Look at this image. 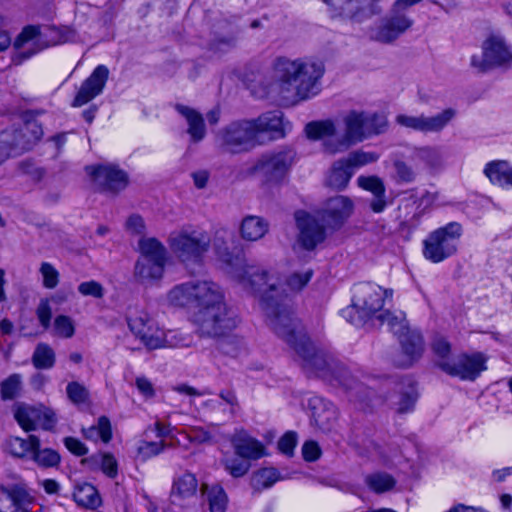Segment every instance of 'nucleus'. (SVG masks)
Segmentation results:
<instances>
[{
    "instance_id": "1",
    "label": "nucleus",
    "mask_w": 512,
    "mask_h": 512,
    "mask_svg": "<svg viewBox=\"0 0 512 512\" xmlns=\"http://www.w3.org/2000/svg\"><path fill=\"white\" fill-rule=\"evenodd\" d=\"M226 263L228 273L259 298L268 325L302 359L303 368L333 385L342 386L349 400L360 409L369 407L376 396L375 391L310 341L292 318L290 299L281 286L280 278L269 271L247 265L239 257H229Z\"/></svg>"
},
{
    "instance_id": "2",
    "label": "nucleus",
    "mask_w": 512,
    "mask_h": 512,
    "mask_svg": "<svg viewBox=\"0 0 512 512\" xmlns=\"http://www.w3.org/2000/svg\"><path fill=\"white\" fill-rule=\"evenodd\" d=\"M324 71V65L321 62L277 58L274 63V79L278 93L284 99L292 97L300 100L308 99L319 93V81Z\"/></svg>"
},
{
    "instance_id": "3",
    "label": "nucleus",
    "mask_w": 512,
    "mask_h": 512,
    "mask_svg": "<svg viewBox=\"0 0 512 512\" xmlns=\"http://www.w3.org/2000/svg\"><path fill=\"white\" fill-rule=\"evenodd\" d=\"M393 291L372 283H360L354 287L352 302L341 311V315L355 326L371 322L373 326L387 324L395 329L400 323L396 314L382 310L385 299L392 298Z\"/></svg>"
},
{
    "instance_id": "4",
    "label": "nucleus",
    "mask_w": 512,
    "mask_h": 512,
    "mask_svg": "<svg viewBox=\"0 0 512 512\" xmlns=\"http://www.w3.org/2000/svg\"><path fill=\"white\" fill-rule=\"evenodd\" d=\"M167 241L172 253L185 265L200 264L211 245L209 234L192 225L173 230Z\"/></svg>"
},
{
    "instance_id": "5",
    "label": "nucleus",
    "mask_w": 512,
    "mask_h": 512,
    "mask_svg": "<svg viewBox=\"0 0 512 512\" xmlns=\"http://www.w3.org/2000/svg\"><path fill=\"white\" fill-rule=\"evenodd\" d=\"M196 333L201 338L220 339L228 336L237 326L235 314L225 303L199 309L193 315Z\"/></svg>"
},
{
    "instance_id": "6",
    "label": "nucleus",
    "mask_w": 512,
    "mask_h": 512,
    "mask_svg": "<svg viewBox=\"0 0 512 512\" xmlns=\"http://www.w3.org/2000/svg\"><path fill=\"white\" fill-rule=\"evenodd\" d=\"M462 234L463 228L459 222H449L432 231L423 242L424 257L433 263H440L453 256Z\"/></svg>"
},
{
    "instance_id": "7",
    "label": "nucleus",
    "mask_w": 512,
    "mask_h": 512,
    "mask_svg": "<svg viewBox=\"0 0 512 512\" xmlns=\"http://www.w3.org/2000/svg\"><path fill=\"white\" fill-rule=\"evenodd\" d=\"M482 54L471 57V66L479 73L492 69H507L512 66V49L506 39L498 33H491L481 45Z\"/></svg>"
},
{
    "instance_id": "8",
    "label": "nucleus",
    "mask_w": 512,
    "mask_h": 512,
    "mask_svg": "<svg viewBox=\"0 0 512 512\" xmlns=\"http://www.w3.org/2000/svg\"><path fill=\"white\" fill-rule=\"evenodd\" d=\"M347 141L351 144L383 133L387 128V118L377 112L351 110L343 119Z\"/></svg>"
},
{
    "instance_id": "9",
    "label": "nucleus",
    "mask_w": 512,
    "mask_h": 512,
    "mask_svg": "<svg viewBox=\"0 0 512 512\" xmlns=\"http://www.w3.org/2000/svg\"><path fill=\"white\" fill-rule=\"evenodd\" d=\"M332 18L361 24L383 12L381 0H323Z\"/></svg>"
},
{
    "instance_id": "10",
    "label": "nucleus",
    "mask_w": 512,
    "mask_h": 512,
    "mask_svg": "<svg viewBox=\"0 0 512 512\" xmlns=\"http://www.w3.org/2000/svg\"><path fill=\"white\" fill-rule=\"evenodd\" d=\"M295 152L291 148L263 154L255 163L254 172L269 183L281 181L291 168Z\"/></svg>"
},
{
    "instance_id": "11",
    "label": "nucleus",
    "mask_w": 512,
    "mask_h": 512,
    "mask_svg": "<svg viewBox=\"0 0 512 512\" xmlns=\"http://www.w3.org/2000/svg\"><path fill=\"white\" fill-rule=\"evenodd\" d=\"M249 119L234 121L218 133L220 145L228 152L249 151L258 145Z\"/></svg>"
},
{
    "instance_id": "12",
    "label": "nucleus",
    "mask_w": 512,
    "mask_h": 512,
    "mask_svg": "<svg viewBox=\"0 0 512 512\" xmlns=\"http://www.w3.org/2000/svg\"><path fill=\"white\" fill-rule=\"evenodd\" d=\"M456 115L457 111L454 108H446L432 116L399 114L395 121L401 127L424 134L441 133L454 120Z\"/></svg>"
},
{
    "instance_id": "13",
    "label": "nucleus",
    "mask_w": 512,
    "mask_h": 512,
    "mask_svg": "<svg viewBox=\"0 0 512 512\" xmlns=\"http://www.w3.org/2000/svg\"><path fill=\"white\" fill-rule=\"evenodd\" d=\"M13 415L26 432L34 431L38 426L44 430H52L57 422L55 412L43 405L32 406L18 402L13 406Z\"/></svg>"
},
{
    "instance_id": "14",
    "label": "nucleus",
    "mask_w": 512,
    "mask_h": 512,
    "mask_svg": "<svg viewBox=\"0 0 512 512\" xmlns=\"http://www.w3.org/2000/svg\"><path fill=\"white\" fill-rule=\"evenodd\" d=\"M1 134L2 143L7 144L14 155L32 149L41 139L43 130L37 121H28L19 127L5 129Z\"/></svg>"
},
{
    "instance_id": "15",
    "label": "nucleus",
    "mask_w": 512,
    "mask_h": 512,
    "mask_svg": "<svg viewBox=\"0 0 512 512\" xmlns=\"http://www.w3.org/2000/svg\"><path fill=\"white\" fill-rule=\"evenodd\" d=\"M486 356L481 352L472 354H461L454 360L439 362V368L450 376L458 377L461 380L474 381L484 370H486Z\"/></svg>"
},
{
    "instance_id": "16",
    "label": "nucleus",
    "mask_w": 512,
    "mask_h": 512,
    "mask_svg": "<svg viewBox=\"0 0 512 512\" xmlns=\"http://www.w3.org/2000/svg\"><path fill=\"white\" fill-rule=\"evenodd\" d=\"M413 25V19L406 12L392 6L390 13L382 18L380 24L372 28L370 38L383 44L394 42Z\"/></svg>"
},
{
    "instance_id": "17",
    "label": "nucleus",
    "mask_w": 512,
    "mask_h": 512,
    "mask_svg": "<svg viewBox=\"0 0 512 512\" xmlns=\"http://www.w3.org/2000/svg\"><path fill=\"white\" fill-rule=\"evenodd\" d=\"M397 318L400 323L395 327V329H390L395 335H397L404 353L403 359L398 361L397 365L401 367H409L422 356L424 351V341L417 330L410 329L402 313H399Z\"/></svg>"
},
{
    "instance_id": "18",
    "label": "nucleus",
    "mask_w": 512,
    "mask_h": 512,
    "mask_svg": "<svg viewBox=\"0 0 512 512\" xmlns=\"http://www.w3.org/2000/svg\"><path fill=\"white\" fill-rule=\"evenodd\" d=\"M353 211V201L347 196L337 195L327 199L316 214L327 228L337 230L351 217Z\"/></svg>"
},
{
    "instance_id": "19",
    "label": "nucleus",
    "mask_w": 512,
    "mask_h": 512,
    "mask_svg": "<svg viewBox=\"0 0 512 512\" xmlns=\"http://www.w3.org/2000/svg\"><path fill=\"white\" fill-rule=\"evenodd\" d=\"M127 321L130 331L147 349H159L161 329L147 312L140 311L130 315Z\"/></svg>"
},
{
    "instance_id": "20",
    "label": "nucleus",
    "mask_w": 512,
    "mask_h": 512,
    "mask_svg": "<svg viewBox=\"0 0 512 512\" xmlns=\"http://www.w3.org/2000/svg\"><path fill=\"white\" fill-rule=\"evenodd\" d=\"M295 220L299 230L298 241L304 249L313 250L324 241L326 226L319 224L320 219L317 214L312 215L305 211H297Z\"/></svg>"
},
{
    "instance_id": "21",
    "label": "nucleus",
    "mask_w": 512,
    "mask_h": 512,
    "mask_svg": "<svg viewBox=\"0 0 512 512\" xmlns=\"http://www.w3.org/2000/svg\"><path fill=\"white\" fill-rule=\"evenodd\" d=\"M254 130L258 145L263 144V137L267 136L269 141L284 138L286 126L281 111H268L262 113L255 119H249Z\"/></svg>"
},
{
    "instance_id": "22",
    "label": "nucleus",
    "mask_w": 512,
    "mask_h": 512,
    "mask_svg": "<svg viewBox=\"0 0 512 512\" xmlns=\"http://www.w3.org/2000/svg\"><path fill=\"white\" fill-rule=\"evenodd\" d=\"M109 77V69L98 65L91 75L81 84L73 102V107H81L103 92Z\"/></svg>"
},
{
    "instance_id": "23",
    "label": "nucleus",
    "mask_w": 512,
    "mask_h": 512,
    "mask_svg": "<svg viewBox=\"0 0 512 512\" xmlns=\"http://www.w3.org/2000/svg\"><path fill=\"white\" fill-rule=\"evenodd\" d=\"M94 181L104 190L118 193L124 190L129 183L128 174L116 165L107 164L91 168Z\"/></svg>"
},
{
    "instance_id": "24",
    "label": "nucleus",
    "mask_w": 512,
    "mask_h": 512,
    "mask_svg": "<svg viewBox=\"0 0 512 512\" xmlns=\"http://www.w3.org/2000/svg\"><path fill=\"white\" fill-rule=\"evenodd\" d=\"M33 502L24 483L0 487V512H14L28 507Z\"/></svg>"
},
{
    "instance_id": "25",
    "label": "nucleus",
    "mask_w": 512,
    "mask_h": 512,
    "mask_svg": "<svg viewBox=\"0 0 512 512\" xmlns=\"http://www.w3.org/2000/svg\"><path fill=\"white\" fill-rule=\"evenodd\" d=\"M222 303H224V296L216 283L208 280L193 281V307L199 310Z\"/></svg>"
},
{
    "instance_id": "26",
    "label": "nucleus",
    "mask_w": 512,
    "mask_h": 512,
    "mask_svg": "<svg viewBox=\"0 0 512 512\" xmlns=\"http://www.w3.org/2000/svg\"><path fill=\"white\" fill-rule=\"evenodd\" d=\"M238 29L227 20H219L213 26V39L209 50L214 53H225L237 45Z\"/></svg>"
},
{
    "instance_id": "27",
    "label": "nucleus",
    "mask_w": 512,
    "mask_h": 512,
    "mask_svg": "<svg viewBox=\"0 0 512 512\" xmlns=\"http://www.w3.org/2000/svg\"><path fill=\"white\" fill-rule=\"evenodd\" d=\"M311 409V421L323 432H329L337 420L335 406L322 398H312L309 401Z\"/></svg>"
},
{
    "instance_id": "28",
    "label": "nucleus",
    "mask_w": 512,
    "mask_h": 512,
    "mask_svg": "<svg viewBox=\"0 0 512 512\" xmlns=\"http://www.w3.org/2000/svg\"><path fill=\"white\" fill-rule=\"evenodd\" d=\"M439 198L438 192H430L425 191L420 198L416 196H411L406 199L403 203L400 204L399 209L408 210L409 208H413L414 205L417 204L416 212L413 213L412 216L405 215L404 219L401 221L400 226H408V227H416L419 224L420 218L425 212V209L431 207Z\"/></svg>"
},
{
    "instance_id": "29",
    "label": "nucleus",
    "mask_w": 512,
    "mask_h": 512,
    "mask_svg": "<svg viewBox=\"0 0 512 512\" xmlns=\"http://www.w3.org/2000/svg\"><path fill=\"white\" fill-rule=\"evenodd\" d=\"M231 443L235 453L244 459L256 460L265 455L263 444L243 430L232 436Z\"/></svg>"
},
{
    "instance_id": "30",
    "label": "nucleus",
    "mask_w": 512,
    "mask_h": 512,
    "mask_svg": "<svg viewBox=\"0 0 512 512\" xmlns=\"http://www.w3.org/2000/svg\"><path fill=\"white\" fill-rule=\"evenodd\" d=\"M175 109L186 119L188 125L187 133L190 136L191 142L198 143L202 141L206 136V126L201 113L182 104H177Z\"/></svg>"
},
{
    "instance_id": "31",
    "label": "nucleus",
    "mask_w": 512,
    "mask_h": 512,
    "mask_svg": "<svg viewBox=\"0 0 512 512\" xmlns=\"http://www.w3.org/2000/svg\"><path fill=\"white\" fill-rule=\"evenodd\" d=\"M140 256L137 261L164 262L167 260V250L165 246L154 237H142L139 242Z\"/></svg>"
},
{
    "instance_id": "32",
    "label": "nucleus",
    "mask_w": 512,
    "mask_h": 512,
    "mask_svg": "<svg viewBox=\"0 0 512 512\" xmlns=\"http://www.w3.org/2000/svg\"><path fill=\"white\" fill-rule=\"evenodd\" d=\"M269 223L262 217L249 215L240 225L241 237L246 241H257L268 232Z\"/></svg>"
},
{
    "instance_id": "33",
    "label": "nucleus",
    "mask_w": 512,
    "mask_h": 512,
    "mask_svg": "<svg viewBox=\"0 0 512 512\" xmlns=\"http://www.w3.org/2000/svg\"><path fill=\"white\" fill-rule=\"evenodd\" d=\"M198 481L194 474L186 472L177 477L172 485L171 498L172 502L178 499H187L196 494Z\"/></svg>"
},
{
    "instance_id": "34",
    "label": "nucleus",
    "mask_w": 512,
    "mask_h": 512,
    "mask_svg": "<svg viewBox=\"0 0 512 512\" xmlns=\"http://www.w3.org/2000/svg\"><path fill=\"white\" fill-rule=\"evenodd\" d=\"M40 445V439L35 435H30L28 439L10 437L6 442V449L14 457L26 458L31 457L33 448Z\"/></svg>"
},
{
    "instance_id": "35",
    "label": "nucleus",
    "mask_w": 512,
    "mask_h": 512,
    "mask_svg": "<svg viewBox=\"0 0 512 512\" xmlns=\"http://www.w3.org/2000/svg\"><path fill=\"white\" fill-rule=\"evenodd\" d=\"M411 159L423 162L430 169H440L444 163L440 149L429 145L413 148Z\"/></svg>"
},
{
    "instance_id": "36",
    "label": "nucleus",
    "mask_w": 512,
    "mask_h": 512,
    "mask_svg": "<svg viewBox=\"0 0 512 512\" xmlns=\"http://www.w3.org/2000/svg\"><path fill=\"white\" fill-rule=\"evenodd\" d=\"M352 175L353 170L344 159H340L333 164L327 178V185L336 190H343L348 185Z\"/></svg>"
},
{
    "instance_id": "37",
    "label": "nucleus",
    "mask_w": 512,
    "mask_h": 512,
    "mask_svg": "<svg viewBox=\"0 0 512 512\" xmlns=\"http://www.w3.org/2000/svg\"><path fill=\"white\" fill-rule=\"evenodd\" d=\"M165 264L164 262L157 261H137L134 268V275L142 283L151 280H159L163 276Z\"/></svg>"
},
{
    "instance_id": "38",
    "label": "nucleus",
    "mask_w": 512,
    "mask_h": 512,
    "mask_svg": "<svg viewBox=\"0 0 512 512\" xmlns=\"http://www.w3.org/2000/svg\"><path fill=\"white\" fill-rule=\"evenodd\" d=\"M167 301L175 307H193V281L173 287L167 294Z\"/></svg>"
},
{
    "instance_id": "39",
    "label": "nucleus",
    "mask_w": 512,
    "mask_h": 512,
    "mask_svg": "<svg viewBox=\"0 0 512 512\" xmlns=\"http://www.w3.org/2000/svg\"><path fill=\"white\" fill-rule=\"evenodd\" d=\"M73 498L79 506L90 509H95L101 503L97 489L89 483L78 485L73 493Z\"/></svg>"
},
{
    "instance_id": "40",
    "label": "nucleus",
    "mask_w": 512,
    "mask_h": 512,
    "mask_svg": "<svg viewBox=\"0 0 512 512\" xmlns=\"http://www.w3.org/2000/svg\"><path fill=\"white\" fill-rule=\"evenodd\" d=\"M511 165L505 160L491 161L486 164L484 174L494 185L506 187Z\"/></svg>"
},
{
    "instance_id": "41",
    "label": "nucleus",
    "mask_w": 512,
    "mask_h": 512,
    "mask_svg": "<svg viewBox=\"0 0 512 512\" xmlns=\"http://www.w3.org/2000/svg\"><path fill=\"white\" fill-rule=\"evenodd\" d=\"M418 398L417 390L414 384L408 380L407 384L401 383L399 388V400L396 403L398 413L410 412Z\"/></svg>"
},
{
    "instance_id": "42",
    "label": "nucleus",
    "mask_w": 512,
    "mask_h": 512,
    "mask_svg": "<svg viewBox=\"0 0 512 512\" xmlns=\"http://www.w3.org/2000/svg\"><path fill=\"white\" fill-rule=\"evenodd\" d=\"M365 483L375 493H384L394 488L396 480L389 473L376 472L367 475Z\"/></svg>"
},
{
    "instance_id": "43",
    "label": "nucleus",
    "mask_w": 512,
    "mask_h": 512,
    "mask_svg": "<svg viewBox=\"0 0 512 512\" xmlns=\"http://www.w3.org/2000/svg\"><path fill=\"white\" fill-rule=\"evenodd\" d=\"M280 479L275 468H263L255 472L251 478V486L256 491L270 488Z\"/></svg>"
},
{
    "instance_id": "44",
    "label": "nucleus",
    "mask_w": 512,
    "mask_h": 512,
    "mask_svg": "<svg viewBox=\"0 0 512 512\" xmlns=\"http://www.w3.org/2000/svg\"><path fill=\"white\" fill-rule=\"evenodd\" d=\"M32 363L37 369H50L55 364V352L46 343H39L32 356Z\"/></svg>"
},
{
    "instance_id": "45",
    "label": "nucleus",
    "mask_w": 512,
    "mask_h": 512,
    "mask_svg": "<svg viewBox=\"0 0 512 512\" xmlns=\"http://www.w3.org/2000/svg\"><path fill=\"white\" fill-rule=\"evenodd\" d=\"M305 133L309 139L318 140L333 136L336 133V127L331 120L312 121L305 126Z\"/></svg>"
},
{
    "instance_id": "46",
    "label": "nucleus",
    "mask_w": 512,
    "mask_h": 512,
    "mask_svg": "<svg viewBox=\"0 0 512 512\" xmlns=\"http://www.w3.org/2000/svg\"><path fill=\"white\" fill-rule=\"evenodd\" d=\"M30 458L38 466L44 468L55 467L60 463V455L58 452L50 448L41 449L40 446L33 448Z\"/></svg>"
},
{
    "instance_id": "47",
    "label": "nucleus",
    "mask_w": 512,
    "mask_h": 512,
    "mask_svg": "<svg viewBox=\"0 0 512 512\" xmlns=\"http://www.w3.org/2000/svg\"><path fill=\"white\" fill-rule=\"evenodd\" d=\"M83 433L86 438L96 439L99 437L103 442L108 443L112 438L110 421L106 416H101L98 419L97 425L83 430Z\"/></svg>"
},
{
    "instance_id": "48",
    "label": "nucleus",
    "mask_w": 512,
    "mask_h": 512,
    "mask_svg": "<svg viewBox=\"0 0 512 512\" xmlns=\"http://www.w3.org/2000/svg\"><path fill=\"white\" fill-rule=\"evenodd\" d=\"M22 390V377L20 374H12L0 383V395L2 400L16 398Z\"/></svg>"
},
{
    "instance_id": "49",
    "label": "nucleus",
    "mask_w": 512,
    "mask_h": 512,
    "mask_svg": "<svg viewBox=\"0 0 512 512\" xmlns=\"http://www.w3.org/2000/svg\"><path fill=\"white\" fill-rule=\"evenodd\" d=\"M208 501L211 512H225L227 507V495L223 488L213 486L208 492Z\"/></svg>"
},
{
    "instance_id": "50",
    "label": "nucleus",
    "mask_w": 512,
    "mask_h": 512,
    "mask_svg": "<svg viewBox=\"0 0 512 512\" xmlns=\"http://www.w3.org/2000/svg\"><path fill=\"white\" fill-rule=\"evenodd\" d=\"M54 333L61 338H72L75 334V326L72 319L66 315L57 316L54 320Z\"/></svg>"
},
{
    "instance_id": "51",
    "label": "nucleus",
    "mask_w": 512,
    "mask_h": 512,
    "mask_svg": "<svg viewBox=\"0 0 512 512\" xmlns=\"http://www.w3.org/2000/svg\"><path fill=\"white\" fill-rule=\"evenodd\" d=\"M379 156L374 152L355 151L344 158L349 167L353 170L356 167L364 166L377 161Z\"/></svg>"
},
{
    "instance_id": "52",
    "label": "nucleus",
    "mask_w": 512,
    "mask_h": 512,
    "mask_svg": "<svg viewBox=\"0 0 512 512\" xmlns=\"http://www.w3.org/2000/svg\"><path fill=\"white\" fill-rule=\"evenodd\" d=\"M39 272L43 278V286L47 289H54L59 283V272L57 269L48 262H43L40 265Z\"/></svg>"
},
{
    "instance_id": "53",
    "label": "nucleus",
    "mask_w": 512,
    "mask_h": 512,
    "mask_svg": "<svg viewBox=\"0 0 512 512\" xmlns=\"http://www.w3.org/2000/svg\"><path fill=\"white\" fill-rule=\"evenodd\" d=\"M357 182L361 188L372 192V194L374 196L385 194L384 184L381 181V179L376 176H370V177L360 176L357 179Z\"/></svg>"
},
{
    "instance_id": "54",
    "label": "nucleus",
    "mask_w": 512,
    "mask_h": 512,
    "mask_svg": "<svg viewBox=\"0 0 512 512\" xmlns=\"http://www.w3.org/2000/svg\"><path fill=\"white\" fill-rule=\"evenodd\" d=\"M66 393L68 398L75 404H81L86 402L89 393L88 390L79 382H70L67 385Z\"/></svg>"
},
{
    "instance_id": "55",
    "label": "nucleus",
    "mask_w": 512,
    "mask_h": 512,
    "mask_svg": "<svg viewBox=\"0 0 512 512\" xmlns=\"http://www.w3.org/2000/svg\"><path fill=\"white\" fill-rule=\"evenodd\" d=\"M160 342L159 349L187 346L185 338L176 331L165 332L161 330Z\"/></svg>"
},
{
    "instance_id": "56",
    "label": "nucleus",
    "mask_w": 512,
    "mask_h": 512,
    "mask_svg": "<svg viewBox=\"0 0 512 512\" xmlns=\"http://www.w3.org/2000/svg\"><path fill=\"white\" fill-rule=\"evenodd\" d=\"M224 465L226 470L236 478L244 476L250 468V464L248 462L236 458L225 459Z\"/></svg>"
},
{
    "instance_id": "57",
    "label": "nucleus",
    "mask_w": 512,
    "mask_h": 512,
    "mask_svg": "<svg viewBox=\"0 0 512 512\" xmlns=\"http://www.w3.org/2000/svg\"><path fill=\"white\" fill-rule=\"evenodd\" d=\"M165 446H166V444L164 441H160V442L143 441L138 447V454L141 455L143 457V459H148V458H151L153 456L160 454L164 450Z\"/></svg>"
},
{
    "instance_id": "58",
    "label": "nucleus",
    "mask_w": 512,
    "mask_h": 512,
    "mask_svg": "<svg viewBox=\"0 0 512 512\" xmlns=\"http://www.w3.org/2000/svg\"><path fill=\"white\" fill-rule=\"evenodd\" d=\"M393 165L398 181L405 183L414 181L416 174L410 165L402 160H396Z\"/></svg>"
},
{
    "instance_id": "59",
    "label": "nucleus",
    "mask_w": 512,
    "mask_h": 512,
    "mask_svg": "<svg viewBox=\"0 0 512 512\" xmlns=\"http://www.w3.org/2000/svg\"><path fill=\"white\" fill-rule=\"evenodd\" d=\"M78 291L83 296H92L94 298H102L104 296L103 286L94 280L80 283Z\"/></svg>"
},
{
    "instance_id": "60",
    "label": "nucleus",
    "mask_w": 512,
    "mask_h": 512,
    "mask_svg": "<svg viewBox=\"0 0 512 512\" xmlns=\"http://www.w3.org/2000/svg\"><path fill=\"white\" fill-rule=\"evenodd\" d=\"M39 35H40V27L39 26H34V25L26 26L23 28L21 33L17 36V38L14 42V47L17 50H19L23 47V45L26 42L33 40L34 38H36Z\"/></svg>"
},
{
    "instance_id": "61",
    "label": "nucleus",
    "mask_w": 512,
    "mask_h": 512,
    "mask_svg": "<svg viewBox=\"0 0 512 512\" xmlns=\"http://www.w3.org/2000/svg\"><path fill=\"white\" fill-rule=\"evenodd\" d=\"M312 277V270L304 273H293L287 280V285L295 291L301 290L307 285Z\"/></svg>"
},
{
    "instance_id": "62",
    "label": "nucleus",
    "mask_w": 512,
    "mask_h": 512,
    "mask_svg": "<svg viewBox=\"0 0 512 512\" xmlns=\"http://www.w3.org/2000/svg\"><path fill=\"white\" fill-rule=\"evenodd\" d=\"M36 314L41 326L48 329L51 322L52 310L47 299H42L37 307Z\"/></svg>"
},
{
    "instance_id": "63",
    "label": "nucleus",
    "mask_w": 512,
    "mask_h": 512,
    "mask_svg": "<svg viewBox=\"0 0 512 512\" xmlns=\"http://www.w3.org/2000/svg\"><path fill=\"white\" fill-rule=\"evenodd\" d=\"M101 469L110 478H115L118 473V464L115 457L110 453L101 456Z\"/></svg>"
},
{
    "instance_id": "64",
    "label": "nucleus",
    "mask_w": 512,
    "mask_h": 512,
    "mask_svg": "<svg viewBox=\"0 0 512 512\" xmlns=\"http://www.w3.org/2000/svg\"><path fill=\"white\" fill-rule=\"evenodd\" d=\"M296 443V433L289 431L285 433L278 441V448L282 453L290 456L293 454Z\"/></svg>"
}]
</instances>
